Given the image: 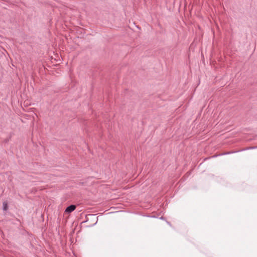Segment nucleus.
<instances>
[{
	"instance_id": "nucleus-1",
	"label": "nucleus",
	"mask_w": 257,
	"mask_h": 257,
	"mask_svg": "<svg viewBox=\"0 0 257 257\" xmlns=\"http://www.w3.org/2000/svg\"><path fill=\"white\" fill-rule=\"evenodd\" d=\"M75 209H76V205H71L66 208L65 212L66 213H70L72 212V211H73Z\"/></svg>"
},
{
	"instance_id": "nucleus-2",
	"label": "nucleus",
	"mask_w": 257,
	"mask_h": 257,
	"mask_svg": "<svg viewBox=\"0 0 257 257\" xmlns=\"http://www.w3.org/2000/svg\"><path fill=\"white\" fill-rule=\"evenodd\" d=\"M3 210H5V211H6L8 210V203L6 201L4 202L3 203Z\"/></svg>"
}]
</instances>
